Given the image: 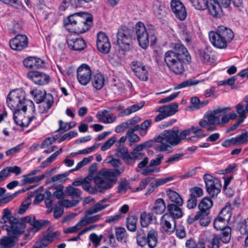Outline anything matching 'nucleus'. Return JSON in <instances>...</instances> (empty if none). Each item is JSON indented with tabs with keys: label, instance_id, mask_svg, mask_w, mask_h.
I'll return each mask as SVG.
<instances>
[{
	"label": "nucleus",
	"instance_id": "1",
	"mask_svg": "<svg viewBox=\"0 0 248 248\" xmlns=\"http://www.w3.org/2000/svg\"><path fill=\"white\" fill-rule=\"evenodd\" d=\"M173 50H168L164 54V60L169 69L177 75L185 71V64L191 62V56L186 48L181 43L173 44Z\"/></svg>",
	"mask_w": 248,
	"mask_h": 248
},
{
	"label": "nucleus",
	"instance_id": "2",
	"mask_svg": "<svg viewBox=\"0 0 248 248\" xmlns=\"http://www.w3.org/2000/svg\"><path fill=\"white\" fill-rule=\"evenodd\" d=\"M7 103L11 109L14 110L13 119L15 123L19 125L27 108L35 113V109L33 102L25 99V93L20 90H14L8 95Z\"/></svg>",
	"mask_w": 248,
	"mask_h": 248
},
{
	"label": "nucleus",
	"instance_id": "3",
	"mask_svg": "<svg viewBox=\"0 0 248 248\" xmlns=\"http://www.w3.org/2000/svg\"><path fill=\"white\" fill-rule=\"evenodd\" d=\"M189 131L183 130L179 134L178 128L173 127L171 130H164L160 135L155 139L157 142L160 143L156 149L160 152L167 151L171 146H174L179 144L181 140L186 139L188 136Z\"/></svg>",
	"mask_w": 248,
	"mask_h": 248
},
{
	"label": "nucleus",
	"instance_id": "4",
	"mask_svg": "<svg viewBox=\"0 0 248 248\" xmlns=\"http://www.w3.org/2000/svg\"><path fill=\"white\" fill-rule=\"evenodd\" d=\"M93 17L88 13H76L64 20V24L67 30L72 27L73 31L83 33L89 30L92 25Z\"/></svg>",
	"mask_w": 248,
	"mask_h": 248
},
{
	"label": "nucleus",
	"instance_id": "5",
	"mask_svg": "<svg viewBox=\"0 0 248 248\" xmlns=\"http://www.w3.org/2000/svg\"><path fill=\"white\" fill-rule=\"evenodd\" d=\"M135 32L139 45L143 49L149 46L150 40L154 42L156 39L155 31L151 26L146 27L141 22H138L135 26Z\"/></svg>",
	"mask_w": 248,
	"mask_h": 248
},
{
	"label": "nucleus",
	"instance_id": "6",
	"mask_svg": "<svg viewBox=\"0 0 248 248\" xmlns=\"http://www.w3.org/2000/svg\"><path fill=\"white\" fill-rule=\"evenodd\" d=\"M158 232L154 229L149 230L147 234L143 229H140L137 232V244L142 248L147 245L149 248H155L158 243Z\"/></svg>",
	"mask_w": 248,
	"mask_h": 248
},
{
	"label": "nucleus",
	"instance_id": "7",
	"mask_svg": "<svg viewBox=\"0 0 248 248\" xmlns=\"http://www.w3.org/2000/svg\"><path fill=\"white\" fill-rule=\"evenodd\" d=\"M109 203L106 199L99 201L88 209L86 210L85 216L81 217L77 224L80 230L90 224L88 216L99 212L109 206Z\"/></svg>",
	"mask_w": 248,
	"mask_h": 248
},
{
	"label": "nucleus",
	"instance_id": "8",
	"mask_svg": "<svg viewBox=\"0 0 248 248\" xmlns=\"http://www.w3.org/2000/svg\"><path fill=\"white\" fill-rule=\"evenodd\" d=\"M117 38V44L122 50L128 51L131 49L132 44V36L129 30H119Z\"/></svg>",
	"mask_w": 248,
	"mask_h": 248
},
{
	"label": "nucleus",
	"instance_id": "9",
	"mask_svg": "<svg viewBox=\"0 0 248 248\" xmlns=\"http://www.w3.org/2000/svg\"><path fill=\"white\" fill-rule=\"evenodd\" d=\"M236 112L239 116V120L228 129V131L235 130L247 118L248 114V95L246 96L243 100L235 106Z\"/></svg>",
	"mask_w": 248,
	"mask_h": 248
},
{
	"label": "nucleus",
	"instance_id": "10",
	"mask_svg": "<svg viewBox=\"0 0 248 248\" xmlns=\"http://www.w3.org/2000/svg\"><path fill=\"white\" fill-rule=\"evenodd\" d=\"M203 178L206 191L210 195L214 197L220 193L221 185L219 179L208 174H204Z\"/></svg>",
	"mask_w": 248,
	"mask_h": 248
},
{
	"label": "nucleus",
	"instance_id": "11",
	"mask_svg": "<svg viewBox=\"0 0 248 248\" xmlns=\"http://www.w3.org/2000/svg\"><path fill=\"white\" fill-rule=\"evenodd\" d=\"M131 68L135 75L141 80L148 79V70L147 66L141 62L133 61L131 62Z\"/></svg>",
	"mask_w": 248,
	"mask_h": 248
},
{
	"label": "nucleus",
	"instance_id": "12",
	"mask_svg": "<svg viewBox=\"0 0 248 248\" xmlns=\"http://www.w3.org/2000/svg\"><path fill=\"white\" fill-rule=\"evenodd\" d=\"M77 79L79 83L82 85H86L92 78V71L86 64H81L77 69Z\"/></svg>",
	"mask_w": 248,
	"mask_h": 248
},
{
	"label": "nucleus",
	"instance_id": "13",
	"mask_svg": "<svg viewBox=\"0 0 248 248\" xmlns=\"http://www.w3.org/2000/svg\"><path fill=\"white\" fill-rule=\"evenodd\" d=\"M230 107L220 108L213 111L208 112L205 115L206 118L210 124L220 125L221 116L225 114L228 110H230Z\"/></svg>",
	"mask_w": 248,
	"mask_h": 248
},
{
	"label": "nucleus",
	"instance_id": "14",
	"mask_svg": "<svg viewBox=\"0 0 248 248\" xmlns=\"http://www.w3.org/2000/svg\"><path fill=\"white\" fill-rule=\"evenodd\" d=\"M175 219L168 214H164L161 217L160 225L162 230L169 234H171L175 230Z\"/></svg>",
	"mask_w": 248,
	"mask_h": 248
},
{
	"label": "nucleus",
	"instance_id": "15",
	"mask_svg": "<svg viewBox=\"0 0 248 248\" xmlns=\"http://www.w3.org/2000/svg\"><path fill=\"white\" fill-rule=\"evenodd\" d=\"M9 224L10 226H7L6 229L9 234L13 237H16L24 231L25 224L21 222L18 218L10 219Z\"/></svg>",
	"mask_w": 248,
	"mask_h": 248
},
{
	"label": "nucleus",
	"instance_id": "16",
	"mask_svg": "<svg viewBox=\"0 0 248 248\" xmlns=\"http://www.w3.org/2000/svg\"><path fill=\"white\" fill-rule=\"evenodd\" d=\"M96 45L98 50L101 53H108L111 45L108 37L103 32L99 31L97 35Z\"/></svg>",
	"mask_w": 248,
	"mask_h": 248
},
{
	"label": "nucleus",
	"instance_id": "17",
	"mask_svg": "<svg viewBox=\"0 0 248 248\" xmlns=\"http://www.w3.org/2000/svg\"><path fill=\"white\" fill-rule=\"evenodd\" d=\"M171 10L176 17L180 20H184L187 16L186 8L179 0H171L170 2Z\"/></svg>",
	"mask_w": 248,
	"mask_h": 248
},
{
	"label": "nucleus",
	"instance_id": "18",
	"mask_svg": "<svg viewBox=\"0 0 248 248\" xmlns=\"http://www.w3.org/2000/svg\"><path fill=\"white\" fill-rule=\"evenodd\" d=\"M28 78L32 81L35 84L38 85H45L49 81V77L44 73L37 71H30L28 74Z\"/></svg>",
	"mask_w": 248,
	"mask_h": 248
},
{
	"label": "nucleus",
	"instance_id": "19",
	"mask_svg": "<svg viewBox=\"0 0 248 248\" xmlns=\"http://www.w3.org/2000/svg\"><path fill=\"white\" fill-rule=\"evenodd\" d=\"M124 170V168L120 169H103L100 171V175L113 185L116 182V178L119 176Z\"/></svg>",
	"mask_w": 248,
	"mask_h": 248
},
{
	"label": "nucleus",
	"instance_id": "20",
	"mask_svg": "<svg viewBox=\"0 0 248 248\" xmlns=\"http://www.w3.org/2000/svg\"><path fill=\"white\" fill-rule=\"evenodd\" d=\"M28 38L24 35H17L9 42L10 47L14 50H21L27 46Z\"/></svg>",
	"mask_w": 248,
	"mask_h": 248
},
{
	"label": "nucleus",
	"instance_id": "21",
	"mask_svg": "<svg viewBox=\"0 0 248 248\" xmlns=\"http://www.w3.org/2000/svg\"><path fill=\"white\" fill-rule=\"evenodd\" d=\"M209 38L211 43L215 47L219 49L227 47L228 44L217 30L215 31H210L209 32Z\"/></svg>",
	"mask_w": 248,
	"mask_h": 248
},
{
	"label": "nucleus",
	"instance_id": "22",
	"mask_svg": "<svg viewBox=\"0 0 248 248\" xmlns=\"http://www.w3.org/2000/svg\"><path fill=\"white\" fill-rule=\"evenodd\" d=\"M209 214V213H205V212H197L195 216H189L187 219V221L189 224H192L199 220L201 225L206 227L211 222V218Z\"/></svg>",
	"mask_w": 248,
	"mask_h": 248
},
{
	"label": "nucleus",
	"instance_id": "23",
	"mask_svg": "<svg viewBox=\"0 0 248 248\" xmlns=\"http://www.w3.org/2000/svg\"><path fill=\"white\" fill-rule=\"evenodd\" d=\"M115 155L118 157L121 158L125 164L130 165L132 160L131 152H129L126 147H119L115 150Z\"/></svg>",
	"mask_w": 248,
	"mask_h": 248
},
{
	"label": "nucleus",
	"instance_id": "24",
	"mask_svg": "<svg viewBox=\"0 0 248 248\" xmlns=\"http://www.w3.org/2000/svg\"><path fill=\"white\" fill-rule=\"evenodd\" d=\"M25 66L31 69H38L44 66V61L34 57H30L23 61Z\"/></svg>",
	"mask_w": 248,
	"mask_h": 248
},
{
	"label": "nucleus",
	"instance_id": "25",
	"mask_svg": "<svg viewBox=\"0 0 248 248\" xmlns=\"http://www.w3.org/2000/svg\"><path fill=\"white\" fill-rule=\"evenodd\" d=\"M67 44L70 49L75 51L83 50L86 46V42L82 38L68 39Z\"/></svg>",
	"mask_w": 248,
	"mask_h": 248
},
{
	"label": "nucleus",
	"instance_id": "26",
	"mask_svg": "<svg viewBox=\"0 0 248 248\" xmlns=\"http://www.w3.org/2000/svg\"><path fill=\"white\" fill-rule=\"evenodd\" d=\"M216 30L227 44L233 39L234 33L230 28L224 26H219Z\"/></svg>",
	"mask_w": 248,
	"mask_h": 248
},
{
	"label": "nucleus",
	"instance_id": "27",
	"mask_svg": "<svg viewBox=\"0 0 248 248\" xmlns=\"http://www.w3.org/2000/svg\"><path fill=\"white\" fill-rule=\"evenodd\" d=\"M93 181L95 183V187L100 192L109 189L112 187L113 186L109 181L105 179L101 176L94 177Z\"/></svg>",
	"mask_w": 248,
	"mask_h": 248
},
{
	"label": "nucleus",
	"instance_id": "28",
	"mask_svg": "<svg viewBox=\"0 0 248 248\" xmlns=\"http://www.w3.org/2000/svg\"><path fill=\"white\" fill-rule=\"evenodd\" d=\"M220 5L223 6L220 3H219L217 0H214V3L209 2L207 3L206 8L208 9L209 13L214 17L219 18L221 16V9Z\"/></svg>",
	"mask_w": 248,
	"mask_h": 248
},
{
	"label": "nucleus",
	"instance_id": "29",
	"mask_svg": "<svg viewBox=\"0 0 248 248\" xmlns=\"http://www.w3.org/2000/svg\"><path fill=\"white\" fill-rule=\"evenodd\" d=\"M180 206L174 203L168 204L167 206L168 212L167 214L171 215L175 219L181 218L183 213Z\"/></svg>",
	"mask_w": 248,
	"mask_h": 248
},
{
	"label": "nucleus",
	"instance_id": "30",
	"mask_svg": "<svg viewBox=\"0 0 248 248\" xmlns=\"http://www.w3.org/2000/svg\"><path fill=\"white\" fill-rule=\"evenodd\" d=\"M93 86L96 90H100L104 85L105 78L104 75L97 73L93 75L91 78Z\"/></svg>",
	"mask_w": 248,
	"mask_h": 248
},
{
	"label": "nucleus",
	"instance_id": "31",
	"mask_svg": "<svg viewBox=\"0 0 248 248\" xmlns=\"http://www.w3.org/2000/svg\"><path fill=\"white\" fill-rule=\"evenodd\" d=\"M166 208V206L164 200L162 198H159L155 201L151 211L153 214L160 215L164 212Z\"/></svg>",
	"mask_w": 248,
	"mask_h": 248
},
{
	"label": "nucleus",
	"instance_id": "32",
	"mask_svg": "<svg viewBox=\"0 0 248 248\" xmlns=\"http://www.w3.org/2000/svg\"><path fill=\"white\" fill-rule=\"evenodd\" d=\"M42 101H44L47 105L46 107L39 106V111L41 114H44L47 112L48 110L51 108L54 104V98L52 94L47 93Z\"/></svg>",
	"mask_w": 248,
	"mask_h": 248
},
{
	"label": "nucleus",
	"instance_id": "33",
	"mask_svg": "<svg viewBox=\"0 0 248 248\" xmlns=\"http://www.w3.org/2000/svg\"><path fill=\"white\" fill-rule=\"evenodd\" d=\"M115 235L117 240L122 243H126L128 240V235L124 227H115Z\"/></svg>",
	"mask_w": 248,
	"mask_h": 248
},
{
	"label": "nucleus",
	"instance_id": "34",
	"mask_svg": "<svg viewBox=\"0 0 248 248\" xmlns=\"http://www.w3.org/2000/svg\"><path fill=\"white\" fill-rule=\"evenodd\" d=\"M213 206V202L209 198H204L198 205L199 211L198 212L209 213V209Z\"/></svg>",
	"mask_w": 248,
	"mask_h": 248
},
{
	"label": "nucleus",
	"instance_id": "35",
	"mask_svg": "<svg viewBox=\"0 0 248 248\" xmlns=\"http://www.w3.org/2000/svg\"><path fill=\"white\" fill-rule=\"evenodd\" d=\"M178 104L175 103L170 105L160 107L158 111L160 113H164L168 117L174 114L178 111Z\"/></svg>",
	"mask_w": 248,
	"mask_h": 248
},
{
	"label": "nucleus",
	"instance_id": "36",
	"mask_svg": "<svg viewBox=\"0 0 248 248\" xmlns=\"http://www.w3.org/2000/svg\"><path fill=\"white\" fill-rule=\"evenodd\" d=\"M167 196L169 200L174 204L182 206L183 204V200L180 195L173 190H169L167 192Z\"/></svg>",
	"mask_w": 248,
	"mask_h": 248
},
{
	"label": "nucleus",
	"instance_id": "37",
	"mask_svg": "<svg viewBox=\"0 0 248 248\" xmlns=\"http://www.w3.org/2000/svg\"><path fill=\"white\" fill-rule=\"evenodd\" d=\"M153 218L152 213L147 214L143 212L141 214L140 217V224L143 227H146L151 223Z\"/></svg>",
	"mask_w": 248,
	"mask_h": 248
},
{
	"label": "nucleus",
	"instance_id": "38",
	"mask_svg": "<svg viewBox=\"0 0 248 248\" xmlns=\"http://www.w3.org/2000/svg\"><path fill=\"white\" fill-rule=\"evenodd\" d=\"M138 218L135 216H129L126 219V227L127 229L132 232H135L137 228Z\"/></svg>",
	"mask_w": 248,
	"mask_h": 248
},
{
	"label": "nucleus",
	"instance_id": "39",
	"mask_svg": "<svg viewBox=\"0 0 248 248\" xmlns=\"http://www.w3.org/2000/svg\"><path fill=\"white\" fill-rule=\"evenodd\" d=\"M22 177L23 178L21 180L22 186L39 182L38 176H32L30 173L23 175Z\"/></svg>",
	"mask_w": 248,
	"mask_h": 248
},
{
	"label": "nucleus",
	"instance_id": "40",
	"mask_svg": "<svg viewBox=\"0 0 248 248\" xmlns=\"http://www.w3.org/2000/svg\"><path fill=\"white\" fill-rule=\"evenodd\" d=\"M221 231H222V233L220 237V240L224 243H228L231 238V227L226 226Z\"/></svg>",
	"mask_w": 248,
	"mask_h": 248
},
{
	"label": "nucleus",
	"instance_id": "41",
	"mask_svg": "<svg viewBox=\"0 0 248 248\" xmlns=\"http://www.w3.org/2000/svg\"><path fill=\"white\" fill-rule=\"evenodd\" d=\"M30 93L33 96L35 101L37 104L42 102L46 96V94H47L46 92H43L37 89H34L31 91Z\"/></svg>",
	"mask_w": 248,
	"mask_h": 248
},
{
	"label": "nucleus",
	"instance_id": "42",
	"mask_svg": "<svg viewBox=\"0 0 248 248\" xmlns=\"http://www.w3.org/2000/svg\"><path fill=\"white\" fill-rule=\"evenodd\" d=\"M154 12L158 18H162L165 16L166 11L164 6L159 3H156L153 6Z\"/></svg>",
	"mask_w": 248,
	"mask_h": 248
},
{
	"label": "nucleus",
	"instance_id": "43",
	"mask_svg": "<svg viewBox=\"0 0 248 248\" xmlns=\"http://www.w3.org/2000/svg\"><path fill=\"white\" fill-rule=\"evenodd\" d=\"M189 1L196 9L199 10L206 9L207 3L209 2L206 0H189Z\"/></svg>",
	"mask_w": 248,
	"mask_h": 248
},
{
	"label": "nucleus",
	"instance_id": "44",
	"mask_svg": "<svg viewBox=\"0 0 248 248\" xmlns=\"http://www.w3.org/2000/svg\"><path fill=\"white\" fill-rule=\"evenodd\" d=\"M198 58L203 63L210 64L212 62L210 55L205 50H199L198 51Z\"/></svg>",
	"mask_w": 248,
	"mask_h": 248
},
{
	"label": "nucleus",
	"instance_id": "45",
	"mask_svg": "<svg viewBox=\"0 0 248 248\" xmlns=\"http://www.w3.org/2000/svg\"><path fill=\"white\" fill-rule=\"evenodd\" d=\"M218 217L222 220L227 221L228 222L231 217L230 207L228 206L224 207L220 211Z\"/></svg>",
	"mask_w": 248,
	"mask_h": 248
},
{
	"label": "nucleus",
	"instance_id": "46",
	"mask_svg": "<svg viewBox=\"0 0 248 248\" xmlns=\"http://www.w3.org/2000/svg\"><path fill=\"white\" fill-rule=\"evenodd\" d=\"M49 223V221L42 220L38 221L34 219H32V221L31 223V225L32 226V231L34 232H36L40 230L43 226Z\"/></svg>",
	"mask_w": 248,
	"mask_h": 248
},
{
	"label": "nucleus",
	"instance_id": "47",
	"mask_svg": "<svg viewBox=\"0 0 248 248\" xmlns=\"http://www.w3.org/2000/svg\"><path fill=\"white\" fill-rule=\"evenodd\" d=\"M66 194L72 198H78L81 194V191L72 186H69L66 189Z\"/></svg>",
	"mask_w": 248,
	"mask_h": 248
},
{
	"label": "nucleus",
	"instance_id": "48",
	"mask_svg": "<svg viewBox=\"0 0 248 248\" xmlns=\"http://www.w3.org/2000/svg\"><path fill=\"white\" fill-rule=\"evenodd\" d=\"M219 3H220L223 7H227L229 6L232 1L234 6L237 7H241L243 4V0H216Z\"/></svg>",
	"mask_w": 248,
	"mask_h": 248
},
{
	"label": "nucleus",
	"instance_id": "49",
	"mask_svg": "<svg viewBox=\"0 0 248 248\" xmlns=\"http://www.w3.org/2000/svg\"><path fill=\"white\" fill-rule=\"evenodd\" d=\"M93 158V156H90L88 157L84 158L82 160L77 164L76 167L74 169H72L71 171H77L79 170L80 169L82 168L83 167L92 161Z\"/></svg>",
	"mask_w": 248,
	"mask_h": 248
},
{
	"label": "nucleus",
	"instance_id": "50",
	"mask_svg": "<svg viewBox=\"0 0 248 248\" xmlns=\"http://www.w3.org/2000/svg\"><path fill=\"white\" fill-rule=\"evenodd\" d=\"M3 171L7 177L9 175L10 173H14L16 175H18L21 173V170L20 168L18 166H15L13 167H8L3 169Z\"/></svg>",
	"mask_w": 248,
	"mask_h": 248
},
{
	"label": "nucleus",
	"instance_id": "51",
	"mask_svg": "<svg viewBox=\"0 0 248 248\" xmlns=\"http://www.w3.org/2000/svg\"><path fill=\"white\" fill-rule=\"evenodd\" d=\"M152 120L147 119L144 121L140 125V134L142 136H144L147 134V130L148 127L152 124Z\"/></svg>",
	"mask_w": 248,
	"mask_h": 248
},
{
	"label": "nucleus",
	"instance_id": "52",
	"mask_svg": "<svg viewBox=\"0 0 248 248\" xmlns=\"http://www.w3.org/2000/svg\"><path fill=\"white\" fill-rule=\"evenodd\" d=\"M35 113L32 111L31 115L30 117L24 116L23 119L22 120L21 123H19V125L22 127H27L29 126L31 122L33 120L37 119V117L35 116Z\"/></svg>",
	"mask_w": 248,
	"mask_h": 248
},
{
	"label": "nucleus",
	"instance_id": "53",
	"mask_svg": "<svg viewBox=\"0 0 248 248\" xmlns=\"http://www.w3.org/2000/svg\"><path fill=\"white\" fill-rule=\"evenodd\" d=\"M103 235H97L95 233H91L89 236V239L95 247L98 246L103 238Z\"/></svg>",
	"mask_w": 248,
	"mask_h": 248
},
{
	"label": "nucleus",
	"instance_id": "54",
	"mask_svg": "<svg viewBox=\"0 0 248 248\" xmlns=\"http://www.w3.org/2000/svg\"><path fill=\"white\" fill-rule=\"evenodd\" d=\"M151 143L149 141H145L143 143L137 145L133 150L131 153H142L141 151L151 146Z\"/></svg>",
	"mask_w": 248,
	"mask_h": 248
},
{
	"label": "nucleus",
	"instance_id": "55",
	"mask_svg": "<svg viewBox=\"0 0 248 248\" xmlns=\"http://www.w3.org/2000/svg\"><path fill=\"white\" fill-rule=\"evenodd\" d=\"M199 83V80H193L192 79L187 80L178 84L176 89H181L186 87L196 85Z\"/></svg>",
	"mask_w": 248,
	"mask_h": 248
},
{
	"label": "nucleus",
	"instance_id": "56",
	"mask_svg": "<svg viewBox=\"0 0 248 248\" xmlns=\"http://www.w3.org/2000/svg\"><path fill=\"white\" fill-rule=\"evenodd\" d=\"M227 221H223L218 217H217L214 222V227L217 230H221L226 227Z\"/></svg>",
	"mask_w": 248,
	"mask_h": 248
},
{
	"label": "nucleus",
	"instance_id": "57",
	"mask_svg": "<svg viewBox=\"0 0 248 248\" xmlns=\"http://www.w3.org/2000/svg\"><path fill=\"white\" fill-rule=\"evenodd\" d=\"M190 195L197 199V198L200 197L203 195V190L199 187L195 186L190 190Z\"/></svg>",
	"mask_w": 248,
	"mask_h": 248
},
{
	"label": "nucleus",
	"instance_id": "58",
	"mask_svg": "<svg viewBox=\"0 0 248 248\" xmlns=\"http://www.w3.org/2000/svg\"><path fill=\"white\" fill-rule=\"evenodd\" d=\"M160 171L159 169L150 166V164L146 166L142 170L141 174L143 175H149L155 172H157Z\"/></svg>",
	"mask_w": 248,
	"mask_h": 248
},
{
	"label": "nucleus",
	"instance_id": "59",
	"mask_svg": "<svg viewBox=\"0 0 248 248\" xmlns=\"http://www.w3.org/2000/svg\"><path fill=\"white\" fill-rule=\"evenodd\" d=\"M234 138L236 145L241 144L248 140V132H246L242 133L240 135Z\"/></svg>",
	"mask_w": 248,
	"mask_h": 248
},
{
	"label": "nucleus",
	"instance_id": "60",
	"mask_svg": "<svg viewBox=\"0 0 248 248\" xmlns=\"http://www.w3.org/2000/svg\"><path fill=\"white\" fill-rule=\"evenodd\" d=\"M116 140V137H112L107 141L105 142L101 147V151H105L110 148L111 146L115 143Z\"/></svg>",
	"mask_w": 248,
	"mask_h": 248
},
{
	"label": "nucleus",
	"instance_id": "61",
	"mask_svg": "<svg viewBox=\"0 0 248 248\" xmlns=\"http://www.w3.org/2000/svg\"><path fill=\"white\" fill-rule=\"evenodd\" d=\"M152 179L150 177H146L141 180L139 187L133 190V191H140L144 189Z\"/></svg>",
	"mask_w": 248,
	"mask_h": 248
},
{
	"label": "nucleus",
	"instance_id": "62",
	"mask_svg": "<svg viewBox=\"0 0 248 248\" xmlns=\"http://www.w3.org/2000/svg\"><path fill=\"white\" fill-rule=\"evenodd\" d=\"M31 202L30 199H28L22 202L20 207L18 211V213L20 214H22L28 209Z\"/></svg>",
	"mask_w": 248,
	"mask_h": 248
},
{
	"label": "nucleus",
	"instance_id": "63",
	"mask_svg": "<svg viewBox=\"0 0 248 248\" xmlns=\"http://www.w3.org/2000/svg\"><path fill=\"white\" fill-rule=\"evenodd\" d=\"M107 163L110 164L114 168L119 167L122 165V162L119 159L114 158L112 156H109Z\"/></svg>",
	"mask_w": 248,
	"mask_h": 248
},
{
	"label": "nucleus",
	"instance_id": "64",
	"mask_svg": "<svg viewBox=\"0 0 248 248\" xmlns=\"http://www.w3.org/2000/svg\"><path fill=\"white\" fill-rule=\"evenodd\" d=\"M121 217L122 216L120 214L108 216L106 217V222L110 224H115L117 222Z\"/></svg>",
	"mask_w": 248,
	"mask_h": 248
}]
</instances>
